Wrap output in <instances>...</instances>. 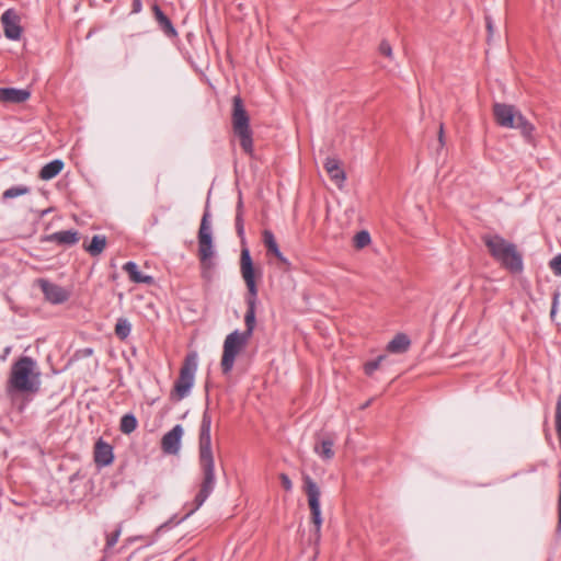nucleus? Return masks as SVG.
Returning <instances> with one entry per match:
<instances>
[{
  "mask_svg": "<svg viewBox=\"0 0 561 561\" xmlns=\"http://www.w3.org/2000/svg\"><path fill=\"white\" fill-rule=\"evenodd\" d=\"M94 460L100 466H108L113 461V450L112 447L99 440L95 445L94 450Z\"/></svg>",
  "mask_w": 561,
  "mask_h": 561,
  "instance_id": "obj_16",
  "label": "nucleus"
},
{
  "mask_svg": "<svg viewBox=\"0 0 561 561\" xmlns=\"http://www.w3.org/2000/svg\"><path fill=\"white\" fill-rule=\"evenodd\" d=\"M153 13H154V16H156L157 21L159 22L161 28L164 31V33L168 34V35H175V30L172 26L170 20L160 10V8L158 5L153 7Z\"/></svg>",
  "mask_w": 561,
  "mask_h": 561,
  "instance_id": "obj_24",
  "label": "nucleus"
},
{
  "mask_svg": "<svg viewBox=\"0 0 561 561\" xmlns=\"http://www.w3.org/2000/svg\"><path fill=\"white\" fill-rule=\"evenodd\" d=\"M233 110H232V128L236 136L240 140V146L244 152L253 153V139L252 130L250 128V118L243 106L240 96L233 98Z\"/></svg>",
  "mask_w": 561,
  "mask_h": 561,
  "instance_id": "obj_5",
  "label": "nucleus"
},
{
  "mask_svg": "<svg viewBox=\"0 0 561 561\" xmlns=\"http://www.w3.org/2000/svg\"><path fill=\"white\" fill-rule=\"evenodd\" d=\"M241 207H242V203L239 202V205H238V214H237V218H236V228H237V232L240 237H242L243 234V221H242V216H241Z\"/></svg>",
  "mask_w": 561,
  "mask_h": 561,
  "instance_id": "obj_31",
  "label": "nucleus"
},
{
  "mask_svg": "<svg viewBox=\"0 0 561 561\" xmlns=\"http://www.w3.org/2000/svg\"><path fill=\"white\" fill-rule=\"evenodd\" d=\"M121 533H122V529L119 527L112 535L107 536L106 548H112L116 545V542L118 541V538L121 536Z\"/></svg>",
  "mask_w": 561,
  "mask_h": 561,
  "instance_id": "obj_33",
  "label": "nucleus"
},
{
  "mask_svg": "<svg viewBox=\"0 0 561 561\" xmlns=\"http://www.w3.org/2000/svg\"><path fill=\"white\" fill-rule=\"evenodd\" d=\"M370 243V236L367 231L363 230L355 234L354 247L356 249H363Z\"/></svg>",
  "mask_w": 561,
  "mask_h": 561,
  "instance_id": "obj_27",
  "label": "nucleus"
},
{
  "mask_svg": "<svg viewBox=\"0 0 561 561\" xmlns=\"http://www.w3.org/2000/svg\"><path fill=\"white\" fill-rule=\"evenodd\" d=\"M47 240L57 242L59 244L72 245L79 241V236L76 230L58 231L48 236Z\"/></svg>",
  "mask_w": 561,
  "mask_h": 561,
  "instance_id": "obj_18",
  "label": "nucleus"
},
{
  "mask_svg": "<svg viewBox=\"0 0 561 561\" xmlns=\"http://www.w3.org/2000/svg\"><path fill=\"white\" fill-rule=\"evenodd\" d=\"M106 247V238L104 236H94L90 244L85 245L84 249L92 255L96 256L101 254Z\"/></svg>",
  "mask_w": 561,
  "mask_h": 561,
  "instance_id": "obj_23",
  "label": "nucleus"
},
{
  "mask_svg": "<svg viewBox=\"0 0 561 561\" xmlns=\"http://www.w3.org/2000/svg\"><path fill=\"white\" fill-rule=\"evenodd\" d=\"M123 270L128 274L129 278L134 283H142V284H150V283H152V277L148 276V275H142L139 272V270H138L137 264L134 263V262H127L123 266Z\"/></svg>",
  "mask_w": 561,
  "mask_h": 561,
  "instance_id": "obj_20",
  "label": "nucleus"
},
{
  "mask_svg": "<svg viewBox=\"0 0 561 561\" xmlns=\"http://www.w3.org/2000/svg\"><path fill=\"white\" fill-rule=\"evenodd\" d=\"M4 35L9 39L18 41L21 37L22 28L20 26V18L15 11L9 9L1 16Z\"/></svg>",
  "mask_w": 561,
  "mask_h": 561,
  "instance_id": "obj_11",
  "label": "nucleus"
},
{
  "mask_svg": "<svg viewBox=\"0 0 561 561\" xmlns=\"http://www.w3.org/2000/svg\"><path fill=\"white\" fill-rule=\"evenodd\" d=\"M28 193V188L25 186L10 187L3 192V198H14Z\"/></svg>",
  "mask_w": 561,
  "mask_h": 561,
  "instance_id": "obj_28",
  "label": "nucleus"
},
{
  "mask_svg": "<svg viewBox=\"0 0 561 561\" xmlns=\"http://www.w3.org/2000/svg\"><path fill=\"white\" fill-rule=\"evenodd\" d=\"M279 479H280V482H282L283 488H284L286 491H291V489H293V483H291V480L289 479V477H288L286 473H280V474H279Z\"/></svg>",
  "mask_w": 561,
  "mask_h": 561,
  "instance_id": "obj_34",
  "label": "nucleus"
},
{
  "mask_svg": "<svg viewBox=\"0 0 561 561\" xmlns=\"http://www.w3.org/2000/svg\"><path fill=\"white\" fill-rule=\"evenodd\" d=\"M62 169L64 162L61 160L56 159L42 168L39 172V178L44 181L51 180L56 175H58Z\"/></svg>",
  "mask_w": 561,
  "mask_h": 561,
  "instance_id": "obj_19",
  "label": "nucleus"
},
{
  "mask_svg": "<svg viewBox=\"0 0 561 561\" xmlns=\"http://www.w3.org/2000/svg\"><path fill=\"white\" fill-rule=\"evenodd\" d=\"M559 296H560L559 293H556L553 295V301H552V307H551V317H553L557 312Z\"/></svg>",
  "mask_w": 561,
  "mask_h": 561,
  "instance_id": "obj_36",
  "label": "nucleus"
},
{
  "mask_svg": "<svg viewBox=\"0 0 561 561\" xmlns=\"http://www.w3.org/2000/svg\"><path fill=\"white\" fill-rule=\"evenodd\" d=\"M37 284L45 295V298L51 304H61L69 297L67 290L54 283L48 282L47 279H38Z\"/></svg>",
  "mask_w": 561,
  "mask_h": 561,
  "instance_id": "obj_13",
  "label": "nucleus"
},
{
  "mask_svg": "<svg viewBox=\"0 0 561 561\" xmlns=\"http://www.w3.org/2000/svg\"><path fill=\"white\" fill-rule=\"evenodd\" d=\"M31 92L26 89L0 88V101L3 103L19 104L27 101Z\"/></svg>",
  "mask_w": 561,
  "mask_h": 561,
  "instance_id": "obj_15",
  "label": "nucleus"
},
{
  "mask_svg": "<svg viewBox=\"0 0 561 561\" xmlns=\"http://www.w3.org/2000/svg\"><path fill=\"white\" fill-rule=\"evenodd\" d=\"M379 51L380 54H382L383 56L392 59L393 58V54H392V48L389 44L388 41H382L379 45Z\"/></svg>",
  "mask_w": 561,
  "mask_h": 561,
  "instance_id": "obj_30",
  "label": "nucleus"
},
{
  "mask_svg": "<svg viewBox=\"0 0 561 561\" xmlns=\"http://www.w3.org/2000/svg\"><path fill=\"white\" fill-rule=\"evenodd\" d=\"M438 141H439V145L443 147L445 145V137H444V125L440 124L439 125V130H438Z\"/></svg>",
  "mask_w": 561,
  "mask_h": 561,
  "instance_id": "obj_37",
  "label": "nucleus"
},
{
  "mask_svg": "<svg viewBox=\"0 0 561 561\" xmlns=\"http://www.w3.org/2000/svg\"><path fill=\"white\" fill-rule=\"evenodd\" d=\"M39 383V373L34 359L23 356L13 364L9 378V389L23 393H34L38 390Z\"/></svg>",
  "mask_w": 561,
  "mask_h": 561,
  "instance_id": "obj_3",
  "label": "nucleus"
},
{
  "mask_svg": "<svg viewBox=\"0 0 561 561\" xmlns=\"http://www.w3.org/2000/svg\"><path fill=\"white\" fill-rule=\"evenodd\" d=\"M385 355H380L375 360L368 362L365 364V373L367 375H371L380 365V363L385 359Z\"/></svg>",
  "mask_w": 561,
  "mask_h": 561,
  "instance_id": "obj_29",
  "label": "nucleus"
},
{
  "mask_svg": "<svg viewBox=\"0 0 561 561\" xmlns=\"http://www.w3.org/2000/svg\"><path fill=\"white\" fill-rule=\"evenodd\" d=\"M131 325L129 321L125 318H121L117 320L115 325V334L121 339L125 340L130 334Z\"/></svg>",
  "mask_w": 561,
  "mask_h": 561,
  "instance_id": "obj_26",
  "label": "nucleus"
},
{
  "mask_svg": "<svg viewBox=\"0 0 561 561\" xmlns=\"http://www.w3.org/2000/svg\"><path fill=\"white\" fill-rule=\"evenodd\" d=\"M137 424L138 423L134 414H125L121 419L119 430L124 434H130L136 430Z\"/></svg>",
  "mask_w": 561,
  "mask_h": 561,
  "instance_id": "obj_25",
  "label": "nucleus"
},
{
  "mask_svg": "<svg viewBox=\"0 0 561 561\" xmlns=\"http://www.w3.org/2000/svg\"><path fill=\"white\" fill-rule=\"evenodd\" d=\"M263 242L267 249V252L275 255L283 264H288L287 259L282 254L274 234L270 230L263 231Z\"/></svg>",
  "mask_w": 561,
  "mask_h": 561,
  "instance_id": "obj_17",
  "label": "nucleus"
},
{
  "mask_svg": "<svg viewBox=\"0 0 561 561\" xmlns=\"http://www.w3.org/2000/svg\"><path fill=\"white\" fill-rule=\"evenodd\" d=\"M485 24H486V30H488V42H490V39L494 33L493 21L490 16L485 18Z\"/></svg>",
  "mask_w": 561,
  "mask_h": 561,
  "instance_id": "obj_35",
  "label": "nucleus"
},
{
  "mask_svg": "<svg viewBox=\"0 0 561 561\" xmlns=\"http://www.w3.org/2000/svg\"><path fill=\"white\" fill-rule=\"evenodd\" d=\"M141 11V1L140 0H134L133 2V12L138 13Z\"/></svg>",
  "mask_w": 561,
  "mask_h": 561,
  "instance_id": "obj_38",
  "label": "nucleus"
},
{
  "mask_svg": "<svg viewBox=\"0 0 561 561\" xmlns=\"http://www.w3.org/2000/svg\"><path fill=\"white\" fill-rule=\"evenodd\" d=\"M324 169L331 181L337 186L339 190H342L344 187L346 174L341 167L340 160L333 157H328L324 161Z\"/></svg>",
  "mask_w": 561,
  "mask_h": 561,
  "instance_id": "obj_14",
  "label": "nucleus"
},
{
  "mask_svg": "<svg viewBox=\"0 0 561 561\" xmlns=\"http://www.w3.org/2000/svg\"><path fill=\"white\" fill-rule=\"evenodd\" d=\"M304 491L307 494L308 505L311 512V520L316 527V541H319L322 525L320 507L321 491L319 485L309 476H304Z\"/></svg>",
  "mask_w": 561,
  "mask_h": 561,
  "instance_id": "obj_9",
  "label": "nucleus"
},
{
  "mask_svg": "<svg viewBox=\"0 0 561 561\" xmlns=\"http://www.w3.org/2000/svg\"><path fill=\"white\" fill-rule=\"evenodd\" d=\"M182 436L183 427L182 425L178 424L163 435L161 440L162 450L169 455H176L181 448Z\"/></svg>",
  "mask_w": 561,
  "mask_h": 561,
  "instance_id": "obj_12",
  "label": "nucleus"
},
{
  "mask_svg": "<svg viewBox=\"0 0 561 561\" xmlns=\"http://www.w3.org/2000/svg\"><path fill=\"white\" fill-rule=\"evenodd\" d=\"M249 340V337H245V335L239 331H233L226 336L220 364L224 374L231 371L236 357L247 346Z\"/></svg>",
  "mask_w": 561,
  "mask_h": 561,
  "instance_id": "obj_8",
  "label": "nucleus"
},
{
  "mask_svg": "<svg viewBox=\"0 0 561 561\" xmlns=\"http://www.w3.org/2000/svg\"><path fill=\"white\" fill-rule=\"evenodd\" d=\"M483 241L491 255L505 268L513 273H518L523 270L522 255L517 251L515 244L497 234L484 236Z\"/></svg>",
  "mask_w": 561,
  "mask_h": 561,
  "instance_id": "obj_4",
  "label": "nucleus"
},
{
  "mask_svg": "<svg viewBox=\"0 0 561 561\" xmlns=\"http://www.w3.org/2000/svg\"><path fill=\"white\" fill-rule=\"evenodd\" d=\"M197 370V353L192 352L186 357L180 369V375L171 392V399L180 401L188 396Z\"/></svg>",
  "mask_w": 561,
  "mask_h": 561,
  "instance_id": "obj_7",
  "label": "nucleus"
},
{
  "mask_svg": "<svg viewBox=\"0 0 561 561\" xmlns=\"http://www.w3.org/2000/svg\"><path fill=\"white\" fill-rule=\"evenodd\" d=\"M558 529L561 530V482H560V495H559V520Z\"/></svg>",
  "mask_w": 561,
  "mask_h": 561,
  "instance_id": "obj_39",
  "label": "nucleus"
},
{
  "mask_svg": "<svg viewBox=\"0 0 561 561\" xmlns=\"http://www.w3.org/2000/svg\"><path fill=\"white\" fill-rule=\"evenodd\" d=\"M240 271L242 278L248 288L247 305L248 310L244 316V322L247 330L241 332L245 337H251L255 327V307L257 297V287L255 283V270L250 255V251L243 248L240 256Z\"/></svg>",
  "mask_w": 561,
  "mask_h": 561,
  "instance_id": "obj_2",
  "label": "nucleus"
},
{
  "mask_svg": "<svg viewBox=\"0 0 561 561\" xmlns=\"http://www.w3.org/2000/svg\"><path fill=\"white\" fill-rule=\"evenodd\" d=\"M314 453L323 460H331L334 457L333 440L330 438L323 439L314 446Z\"/></svg>",
  "mask_w": 561,
  "mask_h": 561,
  "instance_id": "obj_22",
  "label": "nucleus"
},
{
  "mask_svg": "<svg viewBox=\"0 0 561 561\" xmlns=\"http://www.w3.org/2000/svg\"><path fill=\"white\" fill-rule=\"evenodd\" d=\"M493 114L499 125L506 128L519 129L523 136L530 137L534 126L513 105L495 103Z\"/></svg>",
  "mask_w": 561,
  "mask_h": 561,
  "instance_id": "obj_6",
  "label": "nucleus"
},
{
  "mask_svg": "<svg viewBox=\"0 0 561 561\" xmlns=\"http://www.w3.org/2000/svg\"><path fill=\"white\" fill-rule=\"evenodd\" d=\"M210 428L211 417L206 410L203 413L199 430V466L204 473V481L198 494L195 497L196 506L190 511L186 516H190L196 508L203 505L215 486V462L211 449Z\"/></svg>",
  "mask_w": 561,
  "mask_h": 561,
  "instance_id": "obj_1",
  "label": "nucleus"
},
{
  "mask_svg": "<svg viewBox=\"0 0 561 561\" xmlns=\"http://www.w3.org/2000/svg\"><path fill=\"white\" fill-rule=\"evenodd\" d=\"M409 337L403 334H397L388 344L387 350L391 353H404L410 346Z\"/></svg>",
  "mask_w": 561,
  "mask_h": 561,
  "instance_id": "obj_21",
  "label": "nucleus"
},
{
  "mask_svg": "<svg viewBox=\"0 0 561 561\" xmlns=\"http://www.w3.org/2000/svg\"><path fill=\"white\" fill-rule=\"evenodd\" d=\"M208 218L209 214L206 211L202 218L198 231V253L204 270L211 268L213 262L210 257L214 254L211 228Z\"/></svg>",
  "mask_w": 561,
  "mask_h": 561,
  "instance_id": "obj_10",
  "label": "nucleus"
},
{
  "mask_svg": "<svg viewBox=\"0 0 561 561\" xmlns=\"http://www.w3.org/2000/svg\"><path fill=\"white\" fill-rule=\"evenodd\" d=\"M550 267L556 275L561 276V254H558L550 261Z\"/></svg>",
  "mask_w": 561,
  "mask_h": 561,
  "instance_id": "obj_32",
  "label": "nucleus"
}]
</instances>
